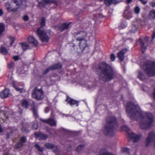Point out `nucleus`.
<instances>
[{"instance_id": "2f4dec72", "label": "nucleus", "mask_w": 155, "mask_h": 155, "mask_svg": "<svg viewBox=\"0 0 155 155\" xmlns=\"http://www.w3.org/2000/svg\"><path fill=\"white\" fill-rule=\"evenodd\" d=\"M150 17L151 19L155 18V10L151 11L150 12Z\"/></svg>"}, {"instance_id": "4be33fe9", "label": "nucleus", "mask_w": 155, "mask_h": 155, "mask_svg": "<svg viewBox=\"0 0 155 155\" xmlns=\"http://www.w3.org/2000/svg\"><path fill=\"white\" fill-rule=\"evenodd\" d=\"M14 3H15L17 7V9L22 6L23 2L22 0H12Z\"/></svg>"}, {"instance_id": "f257e3e1", "label": "nucleus", "mask_w": 155, "mask_h": 155, "mask_svg": "<svg viewBox=\"0 0 155 155\" xmlns=\"http://www.w3.org/2000/svg\"><path fill=\"white\" fill-rule=\"evenodd\" d=\"M126 112L128 116L133 120L136 117L141 119L140 127L143 129H146L152 126L154 121L153 116L151 113L143 114L139 107L134 105L131 101L128 102L126 105Z\"/></svg>"}, {"instance_id": "ea45409f", "label": "nucleus", "mask_w": 155, "mask_h": 155, "mask_svg": "<svg viewBox=\"0 0 155 155\" xmlns=\"http://www.w3.org/2000/svg\"><path fill=\"white\" fill-rule=\"evenodd\" d=\"M140 9L138 6L136 7L134 9L135 13L137 14H139L140 12Z\"/></svg>"}, {"instance_id": "f8f14e48", "label": "nucleus", "mask_w": 155, "mask_h": 155, "mask_svg": "<svg viewBox=\"0 0 155 155\" xmlns=\"http://www.w3.org/2000/svg\"><path fill=\"white\" fill-rule=\"evenodd\" d=\"M18 86L15 85L14 83L13 84V86L15 88V90L19 91L21 93H23L25 91V90L23 88L24 84L22 83H19L18 84Z\"/></svg>"}, {"instance_id": "9b49d317", "label": "nucleus", "mask_w": 155, "mask_h": 155, "mask_svg": "<svg viewBox=\"0 0 155 155\" xmlns=\"http://www.w3.org/2000/svg\"><path fill=\"white\" fill-rule=\"evenodd\" d=\"M66 101L67 103L71 106H72L76 105V106H78L79 102L78 101H76L72 98H71L68 96H67V98L66 100Z\"/></svg>"}, {"instance_id": "20e7f679", "label": "nucleus", "mask_w": 155, "mask_h": 155, "mask_svg": "<svg viewBox=\"0 0 155 155\" xmlns=\"http://www.w3.org/2000/svg\"><path fill=\"white\" fill-rule=\"evenodd\" d=\"M45 25V19L42 17L41 18V27L37 29L36 33L39 36L40 40L42 42H47L49 39L48 36L46 34V32L44 30L42 27L44 26Z\"/></svg>"}, {"instance_id": "bf43d9fd", "label": "nucleus", "mask_w": 155, "mask_h": 155, "mask_svg": "<svg viewBox=\"0 0 155 155\" xmlns=\"http://www.w3.org/2000/svg\"><path fill=\"white\" fill-rule=\"evenodd\" d=\"M132 1V0H127V3H129L130 2Z\"/></svg>"}, {"instance_id": "c9c22d12", "label": "nucleus", "mask_w": 155, "mask_h": 155, "mask_svg": "<svg viewBox=\"0 0 155 155\" xmlns=\"http://www.w3.org/2000/svg\"><path fill=\"white\" fill-rule=\"evenodd\" d=\"M14 62L11 61L8 64V67L9 69H11L13 68L14 66Z\"/></svg>"}, {"instance_id": "de8ad7c7", "label": "nucleus", "mask_w": 155, "mask_h": 155, "mask_svg": "<svg viewBox=\"0 0 155 155\" xmlns=\"http://www.w3.org/2000/svg\"><path fill=\"white\" fill-rule=\"evenodd\" d=\"M12 58L15 61H17L19 59V58L18 56H13Z\"/></svg>"}, {"instance_id": "603ef678", "label": "nucleus", "mask_w": 155, "mask_h": 155, "mask_svg": "<svg viewBox=\"0 0 155 155\" xmlns=\"http://www.w3.org/2000/svg\"><path fill=\"white\" fill-rule=\"evenodd\" d=\"M123 129L124 130H125L126 131H127L128 130L129 128L127 127L126 126H124L123 127Z\"/></svg>"}, {"instance_id": "a18cd8bd", "label": "nucleus", "mask_w": 155, "mask_h": 155, "mask_svg": "<svg viewBox=\"0 0 155 155\" xmlns=\"http://www.w3.org/2000/svg\"><path fill=\"white\" fill-rule=\"evenodd\" d=\"M110 59L112 61H114L115 59V57L113 54H111L110 56Z\"/></svg>"}, {"instance_id": "f03ea898", "label": "nucleus", "mask_w": 155, "mask_h": 155, "mask_svg": "<svg viewBox=\"0 0 155 155\" xmlns=\"http://www.w3.org/2000/svg\"><path fill=\"white\" fill-rule=\"evenodd\" d=\"M96 72L101 73L99 75V78L105 81H108L113 79L116 74L113 68L105 63H101L99 64Z\"/></svg>"}, {"instance_id": "7ed1b4c3", "label": "nucleus", "mask_w": 155, "mask_h": 155, "mask_svg": "<svg viewBox=\"0 0 155 155\" xmlns=\"http://www.w3.org/2000/svg\"><path fill=\"white\" fill-rule=\"evenodd\" d=\"M118 124L116 118L114 117H109L106 118V123L103 130L106 135L110 136L114 134V130L117 127Z\"/></svg>"}, {"instance_id": "864d4df0", "label": "nucleus", "mask_w": 155, "mask_h": 155, "mask_svg": "<svg viewBox=\"0 0 155 155\" xmlns=\"http://www.w3.org/2000/svg\"><path fill=\"white\" fill-rule=\"evenodd\" d=\"M49 110V108L48 107H47L45 109V112L46 113H47L48 112Z\"/></svg>"}, {"instance_id": "bb28decb", "label": "nucleus", "mask_w": 155, "mask_h": 155, "mask_svg": "<svg viewBox=\"0 0 155 155\" xmlns=\"http://www.w3.org/2000/svg\"><path fill=\"white\" fill-rule=\"evenodd\" d=\"M31 107L32 108L34 115L35 117H37L38 116V114L37 113V108L35 106V104L33 101H32V103L31 105Z\"/></svg>"}, {"instance_id": "680f3d73", "label": "nucleus", "mask_w": 155, "mask_h": 155, "mask_svg": "<svg viewBox=\"0 0 155 155\" xmlns=\"http://www.w3.org/2000/svg\"><path fill=\"white\" fill-rule=\"evenodd\" d=\"M5 116L6 117V118H8L9 117L8 116H7L6 114H5Z\"/></svg>"}, {"instance_id": "7c9ffc66", "label": "nucleus", "mask_w": 155, "mask_h": 155, "mask_svg": "<svg viewBox=\"0 0 155 155\" xmlns=\"http://www.w3.org/2000/svg\"><path fill=\"white\" fill-rule=\"evenodd\" d=\"M35 147L36 149L40 152H42L43 150V148L41 147L38 144H35Z\"/></svg>"}, {"instance_id": "6ab92c4d", "label": "nucleus", "mask_w": 155, "mask_h": 155, "mask_svg": "<svg viewBox=\"0 0 155 155\" xmlns=\"http://www.w3.org/2000/svg\"><path fill=\"white\" fill-rule=\"evenodd\" d=\"M28 41L29 43L32 44L35 46L38 45V41L35 39L32 36H29L28 38Z\"/></svg>"}, {"instance_id": "4c0bfd02", "label": "nucleus", "mask_w": 155, "mask_h": 155, "mask_svg": "<svg viewBox=\"0 0 155 155\" xmlns=\"http://www.w3.org/2000/svg\"><path fill=\"white\" fill-rule=\"evenodd\" d=\"M121 151L123 153H126L128 154L129 153V150L127 148H123L121 149Z\"/></svg>"}, {"instance_id": "0eeeda50", "label": "nucleus", "mask_w": 155, "mask_h": 155, "mask_svg": "<svg viewBox=\"0 0 155 155\" xmlns=\"http://www.w3.org/2000/svg\"><path fill=\"white\" fill-rule=\"evenodd\" d=\"M151 142L154 143V146H155V133L153 131H151L149 134L145 141L146 146H148Z\"/></svg>"}, {"instance_id": "1a4fd4ad", "label": "nucleus", "mask_w": 155, "mask_h": 155, "mask_svg": "<svg viewBox=\"0 0 155 155\" xmlns=\"http://www.w3.org/2000/svg\"><path fill=\"white\" fill-rule=\"evenodd\" d=\"M127 136L132 139L134 143L138 141L141 137L140 136L137 135L132 132H128Z\"/></svg>"}, {"instance_id": "49530a36", "label": "nucleus", "mask_w": 155, "mask_h": 155, "mask_svg": "<svg viewBox=\"0 0 155 155\" xmlns=\"http://www.w3.org/2000/svg\"><path fill=\"white\" fill-rule=\"evenodd\" d=\"M23 19L24 21H27L28 20L29 18L28 16L25 15L23 16Z\"/></svg>"}, {"instance_id": "393cba45", "label": "nucleus", "mask_w": 155, "mask_h": 155, "mask_svg": "<svg viewBox=\"0 0 155 155\" xmlns=\"http://www.w3.org/2000/svg\"><path fill=\"white\" fill-rule=\"evenodd\" d=\"M40 6H44L45 4L50 2L49 0H37Z\"/></svg>"}, {"instance_id": "5701e85b", "label": "nucleus", "mask_w": 155, "mask_h": 155, "mask_svg": "<svg viewBox=\"0 0 155 155\" xmlns=\"http://www.w3.org/2000/svg\"><path fill=\"white\" fill-rule=\"evenodd\" d=\"M45 145L46 147L48 149H51L53 148L54 149V152L56 151L57 149V148L56 147H54V145L51 143H46Z\"/></svg>"}, {"instance_id": "f704fd0d", "label": "nucleus", "mask_w": 155, "mask_h": 155, "mask_svg": "<svg viewBox=\"0 0 155 155\" xmlns=\"http://www.w3.org/2000/svg\"><path fill=\"white\" fill-rule=\"evenodd\" d=\"M21 46L24 50H25L28 48V44L26 43H22L21 44Z\"/></svg>"}, {"instance_id": "39448f33", "label": "nucleus", "mask_w": 155, "mask_h": 155, "mask_svg": "<svg viewBox=\"0 0 155 155\" xmlns=\"http://www.w3.org/2000/svg\"><path fill=\"white\" fill-rule=\"evenodd\" d=\"M145 71L149 76L155 75V63L153 61H147L143 66Z\"/></svg>"}, {"instance_id": "a878e982", "label": "nucleus", "mask_w": 155, "mask_h": 155, "mask_svg": "<svg viewBox=\"0 0 155 155\" xmlns=\"http://www.w3.org/2000/svg\"><path fill=\"white\" fill-rule=\"evenodd\" d=\"M51 70H54L61 68L62 65L61 64H57L50 66Z\"/></svg>"}, {"instance_id": "f3484780", "label": "nucleus", "mask_w": 155, "mask_h": 155, "mask_svg": "<svg viewBox=\"0 0 155 155\" xmlns=\"http://www.w3.org/2000/svg\"><path fill=\"white\" fill-rule=\"evenodd\" d=\"M35 134L37 138H39V140H45L48 137L47 135H45L41 133H38L36 132Z\"/></svg>"}, {"instance_id": "8fccbe9b", "label": "nucleus", "mask_w": 155, "mask_h": 155, "mask_svg": "<svg viewBox=\"0 0 155 155\" xmlns=\"http://www.w3.org/2000/svg\"><path fill=\"white\" fill-rule=\"evenodd\" d=\"M132 28H134V30L132 29V32H134L137 30V27L135 26L134 25L133 26Z\"/></svg>"}, {"instance_id": "5fc2aeb1", "label": "nucleus", "mask_w": 155, "mask_h": 155, "mask_svg": "<svg viewBox=\"0 0 155 155\" xmlns=\"http://www.w3.org/2000/svg\"><path fill=\"white\" fill-rule=\"evenodd\" d=\"M150 5L153 7H155V3L154 2H151L150 3Z\"/></svg>"}, {"instance_id": "a19ab883", "label": "nucleus", "mask_w": 155, "mask_h": 155, "mask_svg": "<svg viewBox=\"0 0 155 155\" xmlns=\"http://www.w3.org/2000/svg\"><path fill=\"white\" fill-rule=\"evenodd\" d=\"M84 147V145H80L77 148L76 150L78 152H79Z\"/></svg>"}, {"instance_id": "052dcab7", "label": "nucleus", "mask_w": 155, "mask_h": 155, "mask_svg": "<svg viewBox=\"0 0 155 155\" xmlns=\"http://www.w3.org/2000/svg\"><path fill=\"white\" fill-rule=\"evenodd\" d=\"M2 131V129L1 127V126L0 125V133H1Z\"/></svg>"}, {"instance_id": "c03bdc74", "label": "nucleus", "mask_w": 155, "mask_h": 155, "mask_svg": "<svg viewBox=\"0 0 155 155\" xmlns=\"http://www.w3.org/2000/svg\"><path fill=\"white\" fill-rule=\"evenodd\" d=\"M50 70H51V69L50 68V67L49 68H47L46 70L44 71L43 73L44 74H45L49 72Z\"/></svg>"}, {"instance_id": "e2e57ef3", "label": "nucleus", "mask_w": 155, "mask_h": 155, "mask_svg": "<svg viewBox=\"0 0 155 155\" xmlns=\"http://www.w3.org/2000/svg\"><path fill=\"white\" fill-rule=\"evenodd\" d=\"M52 112L51 113V116L52 117Z\"/></svg>"}, {"instance_id": "b1692460", "label": "nucleus", "mask_w": 155, "mask_h": 155, "mask_svg": "<svg viewBox=\"0 0 155 155\" xmlns=\"http://www.w3.org/2000/svg\"><path fill=\"white\" fill-rule=\"evenodd\" d=\"M105 3L107 6H109L112 4H116L117 3L116 0H105Z\"/></svg>"}, {"instance_id": "79ce46f5", "label": "nucleus", "mask_w": 155, "mask_h": 155, "mask_svg": "<svg viewBox=\"0 0 155 155\" xmlns=\"http://www.w3.org/2000/svg\"><path fill=\"white\" fill-rule=\"evenodd\" d=\"M9 39L10 41V45H12L14 43L15 39L14 38L12 37H10Z\"/></svg>"}, {"instance_id": "72a5a7b5", "label": "nucleus", "mask_w": 155, "mask_h": 155, "mask_svg": "<svg viewBox=\"0 0 155 155\" xmlns=\"http://www.w3.org/2000/svg\"><path fill=\"white\" fill-rule=\"evenodd\" d=\"M22 105L23 107L27 108L28 106V103L26 100H25L23 101L22 103Z\"/></svg>"}, {"instance_id": "13d9d810", "label": "nucleus", "mask_w": 155, "mask_h": 155, "mask_svg": "<svg viewBox=\"0 0 155 155\" xmlns=\"http://www.w3.org/2000/svg\"><path fill=\"white\" fill-rule=\"evenodd\" d=\"M153 97L154 99H155V88L154 89V92L153 93Z\"/></svg>"}, {"instance_id": "412c9836", "label": "nucleus", "mask_w": 155, "mask_h": 155, "mask_svg": "<svg viewBox=\"0 0 155 155\" xmlns=\"http://www.w3.org/2000/svg\"><path fill=\"white\" fill-rule=\"evenodd\" d=\"M130 14L131 13L130 10V8L129 7H127L126 8L124 11L123 16L127 19H129Z\"/></svg>"}, {"instance_id": "4d7b16f0", "label": "nucleus", "mask_w": 155, "mask_h": 155, "mask_svg": "<svg viewBox=\"0 0 155 155\" xmlns=\"http://www.w3.org/2000/svg\"><path fill=\"white\" fill-rule=\"evenodd\" d=\"M155 37V31L153 32L152 34V39L153 40Z\"/></svg>"}, {"instance_id": "ddd939ff", "label": "nucleus", "mask_w": 155, "mask_h": 155, "mask_svg": "<svg viewBox=\"0 0 155 155\" xmlns=\"http://www.w3.org/2000/svg\"><path fill=\"white\" fill-rule=\"evenodd\" d=\"M41 120L43 122H44L51 126H56V123L55 120L54 119L50 118L48 119H42Z\"/></svg>"}, {"instance_id": "69168bd1", "label": "nucleus", "mask_w": 155, "mask_h": 155, "mask_svg": "<svg viewBox=\"0 0 155 155\" xmlns=\"http://www.w3.org/2000/svg\"><path fill=\"white\" fill-rule=\"evenodd\" d=\"M22 130H23V129H22Z\"/></svg>"}, {"instance_id": "6e6552de", "label": "nucleus", "mask_w": 155, "mask_h": 155, "mask_svg": "<svg viewBox=\"0 0 155 155\" xmlns=\"http://www.w3.org/2000/svg\"><path fill=\"white\" fill-rule=\"evenodd\" d=\"M139 41L140 43L142 52L143 53L147 49V47L148 45V38L146 37L143 38H140L139 40Z\"/></svg>"}, {"instance_id": "dca6fc26", "label": "nucleus", "mask_w": 155, "mask_h": 155, "mask_svg": "<svg viewBox=\"0 0 155 155\" xmlns=\"http://www.w3.org/2000/svg\"><path fill=\"white\" fill-rule=\"evenodd\" d=\"M127 51L125 49H122L117 54V56L120 60L121 61H123L124 58V54Z\"/></svg>"}, {"instance_id": "9d476101", "label": "nucleus", "mask_w": 155, "mask_h": 155, "mask_svg": "<svg viewBox=\"0 0 155 155\" xmlns=\"http://www.w3.org/2000/svg\"><path fill=\"white\" fill-rule=\"evenodd\" d=\"M76 40L79 42L80 48L81 50H84L87 46L85 39L84 38H77Z\"/></svg>"}, {"instance_id": "a211bd4d", "label": "nucleus", "mask_w": 155, "mask_h": 155, "mask_svg": "<svg viewBox=\"0 0 155 155\" xmlns=\"http://www.w3.org/2000/svg\"><path fill=\"white\" fill-rule=\"evenodd\" d=\"M5 6L7 10L9 12H15L17 10V8H12L11 5L8 2L5 3Z\"/></svg>"}, {"instance_id": "c756f323", "label": "nucleus", "mask_w": 155, "mask_h": 155, "mask_svg": "<svg viewBox=\"0 0 155 155\" xmlns=\"http://www.w3.org/2000/svg\"><path fill=\"white\" fill-rule=\"evenodd\" d=\"M138 77L140 80L143 81H145V77L143 74V73L140 71L139 72Z\"/></svg>"}, {"instance_id": "473e14b6", "label": "nucleus", "mask_w": 155, "mask_h": 155, "mask_svg": "<svg viewBox=\"0 0 155 155\" xmlns=\"http://www.w3.org/2000/svg\"><path fill=\"white\" fill-rule=\"evenodd\" d=\"M5 28V25L3 23H0V35L2 32L4 31Z\"/></svg>"}, {"instance_id": "e433bc0d", "label": "nucleus", "mask_w": 155, "mask_h": 155, "mask_svg": "<svg viewBox=\"0 0 155 155\" xmlns=\"http://www.w3.org/2000/svg\"><path fill=\"white\" fill-rule=\"evenodd\" d=\"M38 124L37 122H35L32 124V128L34 130H36L38 129Z\"/></svg>"}, {"instance_id": "09e8293b", "label": "nucleus", "mask_w": 155, "mask_h": 155, "mask_svg": "<svg viewBox=\"0 0 155 155\" xmlns=\"http://www.w3.org/2000/svg\"><path fill=\"white\" fill-rule=\"evenodd\" d=\"M127 25L126 23H122L121 24L120 26L121 28H125L126 27Z\"/></svg>"}, {"instance_id": "3c124183", "label": "nucleus", "mask_w": 155, "mask_h": 155, "mask_svg": "<svg viewBox=\"0 0 155 155\" xmlns=\"http://www.w3.org/2000/svg\"><path fill=\"white\" fill-rule=\"evenodd\" d=\"M142 3L144 5L146 4L147 2L145 0H140Z\"/></svg>"}, {"instance_id": "0e129e2a", "label": "nucleus", "mask_w": 155, "mask_h": 155, "mask_svg": "<svg viewBox=\"0 0 155 155\" xmlns=\"http://www.w3.org/2000/svg\"><path fill=\"white\" fill-rule=\"evenodd\" d=\"M4 155H8V154H4Z\"/></svg>"}, {"instance_id": "c85d7f7f", "label": "nucleus", "mask_w": 155, "mask_h": 155, "mask_svg": "<svg viewBox=\"0 0 155 155\" xmlns=\"http://www.w3.org/2000/svg\"><path fill=\"white\" fill-rule=\"evenodd\" d=\"M1 53L3 54H6L8 53V51L6 48L4 47H1L0 49Z\"/></svg>"}, {"instance_id": "cd10ccee", "label": "nucleus", "mask_w": 155, "mask_h": 155, "mask_svg": "<svg viewBox=\"0 0 155 155\" xmlns=\"http://www.w3.org/2000/svg\"><path fill=\"white\" fill-rule=\"evenodd\" d=\"M78 35H79V38H84L85 39L87 36V33L85 31H81L78 33Z\"/></svg>"}, {"instance_id": "4468645a", "label": "nucleus", "mask_w": 155, "mask_h": 155, "mask_svg": "<svg viewBox=\"0 0 155 155\" xmlns=\"http://www.w3.org/2000/svg\"><path fill=\"white\" fill-rule=\"evenodd\" d=\"M70 25V23H64L62 24L61 25H58L56 27V28H58V29L62 31L64 30L68 29L69 27V25Z\"/></svg>"}, {"instance_id": "6e6d98bb", "label": "nucleus", "mask_w": 155, "mask_h": 155, "mask_svg": "<svg viewBox=\"0 0 155 155\" xmlns=\"http://www.w3.org/2000/svg\"><path fill=\"white\" fill-rule=\"evenodd\" d=\"M3 14V12L2 9H0V16H2Z\"/></svg>"}, {"instance_id": "2eb2a0df", "label": "nucleus", "mask_w": 155, "mask_h": 155, "mask_svg": "<svg viewBox=\"0 0 155 155\" xmlns=\"http://www.w3.org/2000/svg\"><path fill=\"white\" fill-rule=\"evenodd\" d=\"M9 91L8 89L7 88L5 89L0 93V97L2 98L8 97L9 94Z\"/></svg>"}, {"instance_id": "aec40b11", "label": "nucleus", "mask_w": 155, "mask_h": 155, "mask_svg": "<svg viewBox=\"0 0 155 155\" xmlns=\"http://www.w3.org/2000/svg\"><path fill=\"white\" fill-rule=\"evenodd\" d=\"M20 140V142L17 143L15 146V148L16 149H18L21 147L23 143L26 142V139L25 137H22L21 138Z\"/></svg>"}, {"instance_id": "58836bf2", "label": "nucleus", "mask_w": 155, "mask_h": 155, "mask_svg": "<svg viewBox=\"0 0 155 155\" xmlns=\"http://www.w3.org/2000/svg\"><path fill=\"white\" fill-rule=\"evenodd\" d=\"M13 72L12 71H9L8 75V78L9 79L11 80L12 78Z\"/></svg>"}, {"instance_id": "37998d69", "label": "nucleus", "mask_w": 155, "mask_h": 155, "mask_svg": "<svg viewBox=\"0 0 155 155\" xmlns=\"http://www.w3.org/2000/svg\"><path fill=\"white\" fill-rule=\"evenodd\" d=\"M50 70H51V69L50 68V67L49 68H47L46 70L44 71L43 73L44 74H45L49 72Z\"/></svg>"}, {"instance_id": "423d86ee", "label": "nucleus", "mask_w": 155, "mask_h": 155, "mask_svg": "<svg viewBox=\"0 0 155 155\" xmlns=\"http://www.w3.org/2000/svg\"><path fill=\"white\" fill-rule=\"evenodd\" d=\"M32 98L37 100H42L44 95L42 89H38L37 87H35L32 93Z\"/></svg>"}]
</instances>
